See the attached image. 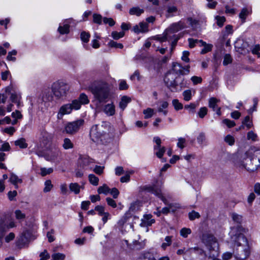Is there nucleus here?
<instances>
[{
    "instance_id": "obj_1",
    "label": "nucleus",
    "mask_w": 260,
    "mask_h": 260,
    "mask_svg": "<svg viewBox=\"0 0 260 260\" xmlns=\"http://www.w3.org/2000/svg\"><path fill=\"white\" fill-rule=\"evenodd\" d=\"M245 230L241 226L232 227L230 235L234 242L233 255L238 260H244L250 254V247L247 239L243 235Z\"/></svg>"
},
{
    "instance_id": "obj_2",
    "label": "nucleus",
    "mask_w": 260,
    "mask_h": 260,
    "mask_svg": "<svg viewBox=\"0 0 260 260\" xmlns=\"http://www.w3.org/2000/svg\"><path fill=\"white\" fill-rule=\"evenodd\" d=\"M254 153V155L257 156L260 155V151L255 150L254 148H251L246 151L240 158L236 161V165L237 167L244 168L248 171L253 172L257 169V165H253L252 158H251V154Z\"/></svg>"
},
{
    "instance_id": "obj_3",
    "label": "nucleus",
    "mask_w": 260,
    "mask_h": 260,
    "mask_svg": "<svg viewBox=\"0 0 260 260\" xmlns=\"http://www.w3.org/2000/svg\"><path fill=\"white\" fill-rule=\"evenodd\" d=\"M164 81L167 87L172 92L181 91L186 86L184 79L180 76H177L172 72H168L166 75Z\"/></svg>"
},
{
    "instance_id": "obj_4",
    "label": "nucleus",
    "mask_w": 260,
    "mask_h": 260,
    "mask_svg": "<svg viewBox=\"0 0 260 260\" xmlns=\"http://www.w3.org/2000/svg\"><path fill=\"white\" fill-rule=\"evenodd\" d=\"M90 90L94 98L99 103H105L110 96V89L108 84L102 83L95 87H90Z\"/></svg>"
},
{
    "instance_id": "obj_5",
    "label": "nucleus",
    "mask_w": 260,
    "mask_h": 260,
    "mask_svg": "<svg viewBox=\"0 0 260 260\" xmlns=\"http://www.w3.org/2000/svg\"><path fill=\"white\" fill-rule=\"evenodd\" d=\"M202 240L210 251L209 258L212 260H221L216 258L218 256V244L215 238L212 235L205 234L203 236Z\"/></svg>"
},
{
    "instance_id": "obj_6",
    "label": "nucleus",
    "mask_w": 260,
    "mask_h": 260,
    "mask_svg": "<svg viewBox=\"0 0 260 260\" xmlns=\"http://www.w3.org/2000/svg\"><path fill=\"white\" fill-rule=\"evenodd\" d=\"M146 189L148 191L154 194L156 197L159 198L165 204L168 206V207L163 208L161 210L162 213L165 214H168L170 212V209L172 208L173 204H169L167 199L162 193L161 185L160 186H157L156 185L149 186L146 187Z\"/></svg>"
},
{
    "instance_id": "obj_7",
    "label": "nucleus",
    "mask_w": 260,
    "mask_h": 260,
    "mask_svg": "<svg viewBox=\"0 0 260 260\" xmlns=\"http://www.w3.org/2000/svg\"><path fill=\"white\" fill-rule=\"evenodd\" d=\"M109 127V124L107 122L93 125L90 132V136L92 140L96 142L101 139L102 137L108 132Z\"/></svg>"
},
{
    "instance_id": "obj_8",
    "label": "nucleus",
    "mask_w": 260,
    "mask_h": 260,
    "mask_svg": "<svg viewBox=\"0 0 260 260\" xmlns=\"http://www.w3.org/2000/svg\"><path fill=\"white\" fill-rule=\"evenodd\" d=\"M52 92L57 99H60L65 93V83L63 81H57L51 86Z\"/></svg>"
},
{
    "instance_id": "obj_9",
    "label": "nucleus",
    "mask_w": 260,
    "mask_h": 260,
    "mask_svg": "<svg viewBox=\"0 0 260 260\" xmlns=\"http://www.w3.org/2000/svg\"><path fill=\"white\" fill-rule=\"evenodd\" d=\"M35 237L30 230L24 231L19 236L17 242V245L20 248L27 244L30 240H34Z\"/></svg>"
},
{
    "instance_id": "obj_10",
    "label": "nucleus",
    "mask_w": 260,
    "mask_h": 260,
    "mask_svg": "<svg viewBox=\"0 0 260 260\" xmlns=\"http://www.w3.org/2000/svg\"><path fill=\"white\" fill-rule=\"evenodd\" d=\"M42 136L40 147L43 151H47L51 148L52 136L46 132H42Z\"/></svg>"
},
{
    "instance_id": "obj_11",
    "label": "nucleus",
    "mask_w": 260,
    "mask_h": 260,
    "mask_svg": "<svg viewBox=\"0 0 260 260\" xmlns=\"http://www.w3.org/2000/svg\"><path fill=\"white\" fill-rule=\"evenodd\" d=\"M93 160L87 156H80L78 159V165L82 170H91L93 168Z\"/></svg>"
},
{
    "instance_id": "obj_12",
    "label": "nucleus",
    "mask_w": 260,
    "mask_h": 260,
    "mask_svg": "<svg viewBox=\"0 0 260 260\" xmlns=\"http://www.w3.org/2000/svg\"><path fill=\"white\" fill-rule=\"evenodd\" d=\"M84 120L79 119L75 121L69 122L66 125V133L73 134L76 133L79 127L83 124Z\"/></svg>"
},
{
    "instance_id": "obj_13",
    "label": "nucleus",
    "mask_w": 260,
    "mask_h": 260,
    "mask_svg": "<svg viewBox=\"0 0 260 260\" xmlns=\"http://www.w3.org/2000/svg\"><path fill=\"white\" fill-rule=\"evenodd\" d=\"M154 39L160 42H164L167 41H170L173 39H174V42L172 43V45H175L177 42L178 40V38L175 35L173 36L170 35L169 34H167V30H166L162 35H157L153 37Z\"/></svg>"
},
{
    "instance_id": "obj_14",
    "label": "nucleus",
    "mask_w": 260,
    "mask_h": 260,
    "mask_svg": "<svg viewBox=\"0 0 260 260\" xmlns=\"http://www.w3.org/2000/svg\"><path fill=\"white\" fill-rule=\"evenodd\" d=\"M185 26H186L185 23L182 21L174 23L172 24L167 29H166L167 34L168 33L170 35L172 36V34H174L178 31L184 28Z\"/></svg>"
},
{
    "instance_id": "obj_15",
    "label": "nucleus",
    "mask_w": 260,
    "mask_h": 260,
    "mask_svg": "<svg viewBox=\"0 0 260 260\" xmlns=\"http://www.w3.org/2000/svg\"><path fill=\"white\" fill-rule=\"evenodd\" d=\"M133 30L136 34L145 33L148 32V24L145 22H141L138 25H136L134 26Z\"/></svg>"
},
{
    "instance_id": "obj_16",
    "label": "nucleus",
    "mask_w": 260,
    "mask_h": 260,
    "mask_svg": "<svg viewBox=\"0 0 260 260\" xmlns=\"http://www.w3.org/2000/svg\"><path fill=\"white\" fill-rule=\"evenodd\" d=\"M81 105L78 100H75L71 104L66 105V114L71 113L73 109L79 110L81 108Z\"/></svg>"
},
{
    "instance_id": "obj_17",
    "label": "nucleus",
    "mask_w": 260,
    "mask_h": 260,
    "mask_svg": "<svg viewBox=\"0 0 260 260\" xmlns=\"http://www.w3.org/2000/svg\"><path fill=\"white\" fill-rule=\"evenodd\" d=\"M155 222V220L152 218L151 214H146L143 216V218L141 219V225L142 226H151Z\"/></svg>"
},
{
    "instance_id": "obj_18",
    "label": "nucleus",
    "mask_w": 260,
    "mask_h": 260,
    "mask_svg": "<svg viewBox=\"0 0 260 260\" xmlns=\"http://www.w3.org/2000/svg\"><path fill=\"white\" fill-rule=\"evenodd\" d=\"M185 68L182 67L180 63H174L172 70L169 72H172L176 75V74H185L184 71Z\"/></svg>"
},
{
    "instance_id": "obj_19",
    "label": "nucleus",
    "mask_w": 260,
    "mask_h": 260,
    "mask_svg": "<svg viewBox=\"0 0 260 260\" xmlns=\"http://www.w3.org/2000/svg\"><path fill=\"white\" fill-rule=\"evenodd\" d=\"M104 112L108 116H113L115 113V107L113 103L106 105L104 108Z\"/></svg>"
},
{
    "instance_id": "obj_20",
    "label": "nucleus",
    "mask_w": 260,
    "mask_h": 260,
    "mask_svg": "<svg viewBox=\"0 0 260 260\" xmlns=\"http://www.w3.org/2000/svg\"><path fill=\"white\" fill-rule=\"evenodd\" d=\"M9 181L12 184L14 185L16 188H18V183H21L22 182V179L13 173L10 174Z\"/></svg>"
},
{
    "instance_id": "obj_21",
    "label": "nucleus",
    "mask_w": 260,
    "mask_h": 260,
    "mask_svg": "<svg viewBox=\"0 0 260 260\" xmlns=\"http://www.w3.org/2000/svg\"><path fill=\"white\" fill-rule=\"evenodd\" d=\"M131 102V99L127 96H123L121 101L119 102V108L122 110H124L126 107L127 104Z\"/></svg>"
},
{
    "instance_id": "obj_22",
    "label": "nucleus",
    "mask_w": 260,
    "mask_h": 260,
    "mask_svg": "<svg viewBox=\"0 0 260 260\" xmlns=\"http://www.w3.org/2000/svg\"><path fill=\"white\" fill-rule=\"evenodd\" d=\"M251 13V9L243 8L242 9L239 14V18L241 19L242 22L244 23L245 21L246 17L248 15Z\"/></svg>"
},
{
    "instance_id": "obj_23",
    "label": "nucleus",
    "mask_w": 260,
    "mask_h": 260,
    "mask_svg": "<svg viewBox=\"0 0 260 260\" xmlns=\"http://www.w3.org/2000/svg\"><path fill=\"white\" fill-rule=\"evenodd\" d=\"M200 43H201V46L204 47L201 51V54H204L211 51L213 47V45L212 44H207L206 42L202 40H200Z\"/></svg>"
},
{
    "instance_id": "obj_24",
    "label": "nucleus",
    "mask_w": 260,
    "mask_h": 260,
    "mask_svg": "<svg viewBox=\"0 0 260 260\" xmlns=\"http://www.w3.org/2000/svg\"><path fill=\"white\" fill-rule=\"evenodd\" d=\"M52 94L49 90H45L43 92L42 100L45 102H50L53 100Z\"/></svg>"
},
{
    "instance_id": "obj_25",
    "label": "nucleus",
    "mask_w": 260,
    "mask_h": 260,
    "mask_svg": "<svg viewBox=\"0 0 260 260\" xmlns=\"http://www.w3.org/2000/svg\"><path fill=\"white\" fill-rule=\"evenodd\" d=\"M144 12V10L138 7H134L129 9V13L131 15L140 16Z\"/></svg>"
},
{
    "instance_id": "obj_26",
    "label": "nucleus",
    "mask_w": 260,
    "mask_h": 260,
    "mask_svg": "<svg viewBox=\"0 0 260 260\" xmlns=\"http://www.w3.org/2000/svg\"><path fill=\"white\" fill-rule=\"evenodd\" d=\"M197 142L200 145H207V139L204 133H200L197 138Z\"/></svg>"
},
{
    "instance_id": "obj_27",
    "label": "nucleus",
    "mask_w": 260,
    "mask_h": 260,
    "mask_svg": "<svg viewBox=\"0 0 260 260\" xmlns=\"http://www.w3.org/2000/svg\"><path fill=\"white\" fill-rule=\"evenodd\" d=\"M82 188L77 183H72L69 185L70 191L75 194H78L80 192V188Z\"/></svg>"
},
{
    "instance_id": "obj_28",
    "label": "nucleus",
    "mask_w": 260,
    "mask_h": 260,
    "mask_svg": "<svg viewBox=\"0 0 260 260\" xmlns=\"http://www.w3.org/2000/svg\"><path fill=\"white\" fill-rule=\"evenodd\" d=\"M154 153L159 158H161L164 153L166 151V148L165 147H154Z\"/></svg>"
},
{
    "instance_id": "obj_29",
    "label": "nucleus",
    "mask_w": 260,
    "mask_h": 260,
    "mask_svg": "<svg viewBox=\"0 0 260 260\" xmlns=\"http://www.w3.org/2000/svg\"><path fill=\"white\" fill-rule=\"evenodd\" d=\"M138 260H155V258L152 253L147 252L142 253Z\"/></svg>"
},
{
    "instance_id": "obj_30",
    "label": "nucleus",
    "mask_w": 260,
    "mask_h": 260,
    "mask_svg": "<svg viewBox=\"0 0 260 260\" xmlns=\"http://www.w3.org/2000/svg\"><path fill=\"white\" fill-rule=\"evenodd\" d=\"M230 215L232 220L235 222L239 224L242 222L243 220V217L242 215L234 212L231 213Z\"/></svg>"
},
{
    "instance_id": "obj_31",
    "label": "nucleus",
    "mask_w": 260,
    "mask_h": 260,
    "mask_svg": "<svg viewBox=\"0 0 260 260\" xmlns=\"http://www.w3.org/2000/svg\"><path fill=\"white\" fill-rule=\"evenodd\" d=\"M78 100L81 105H86L89 103L87 95L84 93H82L80 94Z\"/></svg>"
},
{
    "instance_id": "obj_32",
    "label": "nucleus",
    "mask_w": 260,
    "mask_h": 260,
    "mask_svg": "<svg viewBox=\"0 0 260 260\" xmlns=\"http://www.w3.org/2000/svg\"><path fill=\"white\" fill-rule=\"evenodd\" d=\"M143 113L144 115V118L148 119L151 118L154 115V111L152 108H148L143 110Z\"/></svg>"
},
{
    "instance_id": "obj_33",
    "label": "nucleus",
    "mask_w": 260,
    "mask_h": 260,
    "mask_svg": "<svg viewBox=\"0 0 260 260\" xmlns=\"http://www.w3.org/2000/svg\"><path fill=\"white\" fill-rule=\"evenodd\" d=\"M218 100L215 98H211L209 100V107L213 109V111L216 110V108L218 107L217 103Z\"/></svg>"
},
{
    "instance_id": "obj_34",
    "label": "nucleus",
    "mask_w": 260,
    "mask_h": 260,
    "mask_svg": "<svg viewBox=\"0 0 260 260\" xmlns=\"http://www.w3.org/2000/svg\"><path fill=\"white\" fill-rule=\"evenodd\" d=\"M15 144L16 146H18L20 148H25L27 147V144L26 143L25 140L24 138H20L16 141Z\"/></svg>"
},
{
    "instance_id": "obj_35",
    "label": "nucleus",
    "mask_w": 260,
    "mask_h": 260,
    "mask_svg": "<svg viewBox=\"0 0 260 260\" xmlns=\"http://www.w3.org/2000/svg\"><path fill=\"white\" fill-rule=\"evenodd\" d=\"M88 179L90 183L93 185L96 186L98 185L99 179L93 174H90L88 176Z\"/></svg>"
},
{
    "instance_id": "obj_36",
    "label": "nucleus",
    "mask_w": 260,
    "mask_h": 260,
    "mask_svg": "<svg viewBox=\"0 0 260 260\" xmlns=\"http://www.w3.org/2000/svg\"><path fill=\"white\" fill-rule=\"evenodd\" d=\"M98 192L99 193H104L107 194L110 192V188L107 185L104 184L103 186H100L99 187Z\"/></svg>"
},
{
    "instance_id": "obj_37",
    "label": "nucleus",
    "mask_w": 260,
    "mask_h": 260,
    "mask_svg": "<svg viewBox=\"0 0 260 260\" xmlns=\"http://www.w3.org/2000/svg\"><path fill=\"white\" fill-rule=\"evenodd\" d=\"M183 99L186 101H189L191 99V91L190 90H186L183 92Z\"/></svg>"
},
{
    "instance_id": "obj_38",
    "label": "nucleus",
    "mask_w": 260,
    "mask_h": 260,
    "mask_svg": "<svg viewBox=\"0 0 260 260\" xmlns=\"http://www.w3.org/2000/svg\"><path fill=\"white\" fill-rule=\"evenodd\" d=\"M53 187V185L50 180H48L45 182V187L43 189L44 192L50 191Z\"/></svg>"
},
{
    "instance_id": "obj_39",
    "label": "nucleus",
    "mask_w": 260,
    "mask_h": 260,
    "mask_svg": "<svg viewBox=\"0 0 260 260\" xmlns=\"http://www.w3.org/2000/svg\"><path fill=\"white\" fill-rule=\"evenodd\" d=\"M11 100L12 102L17 103L18 105L19 104L20 96L16 93H11L10 96Z\"/></svg>"
},
{
    "instance_id": "obj_40",
    "label": "nucleus",
    "mask_w": 260,
    "mask_h": 260,
    "mask_svg": "<svg viewBox=\"0 0 260 260\" xmlns=\"http://www.w3.org/2000/svg\"><path fill=\"white\" fill-rule=\"evenodd\" d=\"M133 173L134 172L133 171L127 172L125 176L121 177L120 181L122 183L128 182L130 179V175Z\"/></svg>"
},
{
    "instance_id": "obj_41",
    "label": "nucleus",
    "mask_w": 260,
    "mask_h": 260,
    "mask_svg": "<svg viewBox=\"0 0 260 260\" xmlns=\"http://www.w3.org/2000/svg\"><path fill=\"white\" fill-rule=\"evenodd\" d=\"M242 124L245 125L248 129H249L252 126V122L250 120L249 116H247L245 117L244 120L242 122Z\"/></svg>"
},
{
    "instance_id": "obj_42",
    "label": "nucleus",
    "mask_w": 260,
    "mask_h": 260,
    "mask_svg": "<svg viewBox=\"0 0 260 260\" xmlns=\"http://www.w3.org/2000/svg\"><path fill=\"white\" fill-rule=\"evenodd\" d=\"M90 37V34L85 31H82L81 33V36H80L81 39L83 42H84L85 43H87L88 42Z\"/></svg>"
},
{
    "instance_id": "obj_43",
    "label": "nucleus",
    "mask_w": 260,
    "mask_h": 260,
    "mask_svg": "<svg viewBox=\"0 0 260 260\" xmlns=\"http://www.w3.org/2000/svg\"><path fill=\"white\" fill-rule=\"evenodd\" d=\"M165 240L166 242H164L161 245V247L165 249L166 248L167 246H170L172 243V237L171 236H167Z\"/></svg>"
},
{
    "instance_id": "obj_44",
    "label": "nucleus",
    "mask_w": 260,
    "mask_h": 260,
    "mask_svg": "<svg viewBox=\"0 0 260 260\" xmlns=\"http://www.w3.org/2000/svg\"><path fill=\"white\" fill-rule=\"evenodd\" d=\"M16 218L18 220H23L25 217L24 213H22L20 210H17L15 211Z\"/></svg>"
},
{
    "instance_id": "obj_45",
    "label": "nucleus",
    "mask_w": 260,
    "mask_h": 260,
    "mask_svg": "<svg viewBox=\"0 0 260 260\" xmlns=\"http://www.w3.org/2000/svg\"><path fill=\"white\" fill-rule=\"evenodd\" d=\"M172 104L176 110H181L183 108V105L177 99L173 100Z\"/></svg>"
},
{
    "instance_id": "obj_46",
    "label": "nucleus",
    "mask_w": 260,
    "mask_h": 260,
    "mask_svg": "<svg viewBox=\"0 0 260 260\" xmlns=\"http://www.w3.org/2000/svg\"><path fill=\"white\" fill-rule=\"evenodd\" d=\"M124 35V32L123 31L121 32H117V31H113L111 33V36L112 38L115 40H118L120 38H122Z\"/></svg>"
},
{
    "instance_id": "obj_47",
    "label": "nucleus",
    "mask_w": 260,
    "mask_h": 260,
    "mask_svg": "<svg viewBox=\"0 0 260 260\" xmlns=\"http://www.w3.org/2000/svg\"><path fill=\"white\" fill-rule=\"evenodd\" d=\"M109 46L111 47H114L116 48H120L122 49L123 47V46L121 43H118L116 42H115L114 41H110L108 43Z\"/></svg>"
},
{
    "instance_id": "obj_48",
    "label": "nucleus",
    "mask_w": 260,
    "mask_h": 260,
    "mask_svg": "<svg viewBox=\"0 0 260 260\" xmlns=\"http://www.w3.org/2000/svg\"><path fill=\"white\" fill-rule=\"evenodd\" d=\"M233 59L232 56L229 54H226L223 58V64L224 66H226L228 64L232 63Z\"/></svg>"
},
{
    "instance_id": "obj_49",
    "label": "nucleus",
    "mask_w": 260,
    "mask_h": 260,
    "mask_svg": "<svg viewBox=\"0 0 260 260\" xmlns=\"http://www.w3.org/2000/svg\"><path fill=\"white\" fill-rule=\"evenodd\" d=\"M191 233V230L188 228H183L180 231V235L184 238L187 237L188 235Z\"/></svg>"
},
{
    "instance_id": "obj_50",
    "label": "nucleus",
    "mask_w": 260,
    "mask_h": 260,
    "mask_svg": "<svg viewBox=\"0 0 260 260\" xmlns=\"http://www.w3.org/2000/svg\"><path fill=\"white\" fill-rule=\"evenodd\" d=\"M140 202L139 201H136L134 203H133L131 204L129 207V211L132 212H134L136 210H138L140 206Z\"/></svg>"
},
{
    "instance_id": "obj_51",
    "label": "nucleus",
    "mask_w": 260,
    "mask_h": 260,
    "mask_svg": "<svg viewBox=\"0 0 260 260\" xmlns=\"http://www.w3.org/2000/svg\"><path fill=\"white\" fill-rule=\"evenodd\" d=\"M86 171L85 170H82V168L80 167H79V165L77 166V168L75 170V175L77 177H82L84 173Z\"/></svg>"
},
{
    "instance_id": "obj_52",
    "label": "nucleus",
    "mask_w": 260,
    "mask_h": 260,
    "mask_svg": "<svg viewBox=\"0 0 260 260\" xmlns=\"http://www.w3.org/2000/svg\"><path fill=\"white\" fill-rule=\"evenodd\" d=\"M64 114H65V105H62L61 107V108H60L59 112L57 114V118H58V120H62Z\"/></svg>"
},
{
    "instance_id": "obj_53",
    "label": "nucleus",
    "mask_w": 260,
    "mask_h": 260,
    "mask_svg": "<svg viewBox=\"0 0 260 260\" xmlns=\"http://www.w3.org/2000/svg\"><path fill=\"white\" fill-rule=\"evenodd\" d=\"M215 19L217 20V25L220 27H221L223 25L225 21V18L223 16H216L215 17Z\"/></svg>"
},
{
    "instance_id": "obj_54",
    "label": "nucleus",
    "mask_w": 260,
    "mask_h": 260,
    "mask_svg": "<svg viewBox=\"0 0 260 260\" xmlns=\"http://www.w3.org/2000/svg\"><path fill=\"white\" fill-rule=\"evenodd\" d=\"M257 135L252 131H250L247 133V139L248 140H251L253 141H256L257 140Z\"/></svg>"
},
{
    "instance_id": "obj_55",
    "label": "nucleus",
    "mask_w": 260,
    "mask_h": 260,
    "mask_svg": "<svg viewBox=\"0 0 260 260\" xmlns=\"http://www.w3.org/2000/svg\"><path fill=\"white\" fill-rule=\"evenodd\" d=\"M207 108L205 107L201 108L198 112L199 117L201 118H204V116L207 114Z\"/></svg>"
},
{
    "instance_id": "obj_56",
    "label": "nucleus",
    "mask_w": 260,
    "mask_h": 260,
    "mask_svg": "<svg viewBox=\"0 0 260 260\" xmlns=\"http://www.w3.org/2000/svg\"><path fill=\"white\" fill-rule=\"evenodd\" d=\"M224 141L226 143L229 144L230 145H234L235 143V139L234 137L230 135H227L225 138Z\"/></svg>"
},
{
    "instance_id": "obj_57",
    "label": "nucleus",
    "mask_w": 260,
    "mask_h": 260,
    "mask_svg": "<svg viewBox=\"0 0 260 260\" xmlns=\"http://www.w3.org/2000/svg\"><path fill=\"white\" fill-rule=\"evenodd\" d=\"M17 54V51L15 50L9 52L8 53V56L7 57V58L9 61H15L16 58L15 57H13L12 55H16Z\"/></svg>"
},
{
    "instance_id": "obj_58",
    "label": "nucleus",
    "mask_w": 260,
    "mask_h": 260,
    "mask_svg": "<svg viewBox=\"0 0 260 260\" xmlns=\"http://www.w3.org/2000/svg\"><path fill=\"white\" fill-rule=\"evenodd\" d=\"M40 260H47L50 258V254L46 250H44L40 254Z\"/></svg>"
},
{
    "instance_id": "obj_59",
    "label": "nucleus",
    "mask_w": 260,
    "mask_h": 260,
    "mask_svg": "<svg viewBox=\"0 0 260 260\" xmlns=\"http://www.w3.org/2000/svg\"><path fill=\"white\" fill-rule=\"evenodd\" d=\"M51 257L54 260H63L64 255L60 253H56L52 254Z\"/></svg>"
},
{
    "instance_id": "obj_60",
    "label": "nucleus",
    "mask_w": 260,
    "mask_h": 260,
    "mask_svg": "<svg viewBox=\"0 0 260 260\" xmlns=\"http://www.w3.org/2000/svg\"><path fill=\"white\" fill-rule=\"evenodd\" d=\"M186 143V140L183 138H179L178 139V143L177 144V147L181 149H183L185 146L184 144Z\"/></svg>"
},
{
    "instance_id": "obj_61",
    "label": "nucleus",
    "mask_w": 260,
    "mask_h": 260,
    "mask_svg": "<svg viewBox=\"0 0 260 260\" xmlns=\"http://www.w3.org/2000/svg\"><path fill=\"white\" fill-rule=\"evenodd\" d=\"M53 172V169L52 168L46 169L45 168H42L41 169V173L42 176H45L47 174H49Z\"/></svg>"
},
{
    "instance_id": "obj_62",
    "label": "nucleus",
    "mask_w": 260,
    "mask_h": 260,
    "mask_svg": "<svg viewBox=\"0 0 260 260\" xmlns=\"http://www.w3.org/2000/svg\"><path fill=\"white\" fill-rule=\"evenodd\" d=\"M128 88V85L126 84L125 80H120L119 85V89L120 90H126Z\"/></svg>"
},
{
    "instance_id": "obj_63",
    "label": "nucleus",
    "mask_w": 260,
    "mask_h": 260,
    "mask_svg": "<svg viewBox=\"0 0 260 260\" xmlns=\"http://www.w3.org/2000/svg\"><path fill=\"white\" fill-rule=\"evenodd\" d=\"M95 211L98 212V214L103 216L106 212H105V208L102 206H97L95 207Z\"/></svg>"
},
{
    "instance_id": "obj_64",
    "label": "nucleus",
    "mask_w": 260,
    "mask_h": 260,
    "mask_svg": "<svg viewBox=\"0 0 260 260\" xmlns=\"http://www.w3.org/2000/svg\"><path fill=\"white\" fill-rule=\"evenodd\" d=\"M260 50V46L259 45H255L251 50V52L253 54L257 55L258 57H260V53L259 51Z\"/></svg>"
}]
</instances>
